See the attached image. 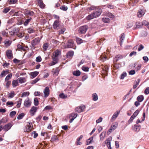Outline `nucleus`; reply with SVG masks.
<instances>
[{"instance_id":"obj_29","label":"nucleus","mask_w":149,"mask_h":149,"mask_svg":"<svg viewBox=\"0 0 149 149\" xmlns=\"http://www.w3.org/2000/svg\"><path fill=\"white\" fill-rule=\"evenodd\" d=\"M121 59V56L120 55H117L113 59V62L115 63L118 62Z\"/></svg>"},{"instance_id":"obj_57","label":"nucleus","mask_w":149,"mask_h":149,"mask_svg":"<svg viewBox=\"0 0 149 149\" xmlns=\"http://www.w3.org/2000/svg\"><path fill=\"white\" fill-rule=\"evenodd\" d=\"M17 0H10L8 3L9 4H14L16 3Z\"/></svg>"},{"instance_id":"obj_50","label":"nucleus","mask_w":149,"mask_h":149,"mask_svg":"<svg viewBox=\"0 0 149 149\" xmlns=\"http://www.w3.org/2000/svg\"><path fill=\"white\" fill-rule=\"evenodd\" d=\"M40 80V79L39 78H37L35 79L34 80H32L31 81V84H33L37 83L39 80Z\"/></svg>"},{"instance_id":"obj_4","label":"nucleus","mask_w":149,"mask_h":149,"mask_svg":"<svg viewBox=\"0 0 149 149\" xmlns=\"http://www.w3.org/2000/svg\"><path fill=\"white\" fill-rule=\"evenodd\" d=\"M102 13L101 9L99 8H97L95 11L93 13V16L95 18L99 17Z\"/></svg>"},{"instance_id":"obj_15","label":"nucleus","mask_w":149,"mask_h":149,"mask_svg":"<svg viewBox=\"0 0 149 149\" xmlns=\"http://www.w3.org/2000/svg\"><path fill=\"white\" fill-rule=\"evenodd\" d=\"M9 72V70H3L0 74V77L1 78L5 77Z\"/></svg>"},{"instance_id":"obj_26","label":"nucleus","mask_w":149,"mask_h":149,"mask_svg":"<svg viewBox=\"0 0 149 149\" xmlns=\"http://www.w3.org/2000/svg\"><path fill=\"white\" fill-rule=\"evenodd\" d=\"M137 100L139 102H141L144 99V97L143 95H141L138 96L137 97Z\"/></svg>"},{"instance_id":"obj_46","label":"nucleus","mask_w":149,"mask_h":149,"mask_svg":"<svg viewBox=\"0 0 149 149\" xmlns=\"http://www.w3.org/2000/svg\"><path fill=\"white\" fill-rule=\"evenodd\" d=\"M140 111H139V110L137 109L136 110L134 113L132 115V116H134L135 118L139 114V112Z\"/></svg>"},{"instance_id":"obj_31","label":"nucleus","mask_w":149,"mask_h":149,"mask_svg":"<svg viewBox=\"0 0 149 149\" xmlns=\"http://www.w3.org/2000/svg\"><path fill=\"white\" fill-rule=\"evenodd\" d=\"M19 82L21 84L24 83L26 81V78L24 77H19L18 78Z\"/></svg>"},{"instance_id":"obj_17","label":"nucleus","mask_w":149,"mask_h":149,"mask_svg":"<svg viewBox=\"0 0 149 149\" xmlns=\"http://www.w3.org/2000/svg\"><path fill=\"white\" fill-rule=\"evenodd\" d=\"M24 104L26 107H29L31 105V101L29 100H25L24 101Z\"/></svg>"},{"instance_id":"obj_7","label":"nucleus","mask_w":149,"mask_h":149,"mask_svg":"<svg viewBox=\"0 0 149 149\" xmlns=\"http://www.w3.org/2000/svg\"><path fill=\"white\" fill-rule=\"evenodd\" d=\"M40 40L39 38H35L32 41L31 44L34 49L35 48V46L39 43Z\"/></svg>"},{"instance_id":"obj_51","label":"nucleus","mask_w":149,"mask_h":149,"mask_svg":"<svg viewBox=\"0 0 149 149\" xmlns=\"http://www.w3.org/2000/svg\"><path fill=\"white\" fill-rule=\"evenodd\" d=\"M34 104L35 106L38 105L39 102L37 98H35L34 99Z\"/></svg>"},{"instance_id":"obj_21","label":"nucleus","mask_w":149,"mask_h":149,"mask_svg":"<svg viewBox=\"0 0 149 149\" xmlns=\"http://www.w3.org/2000/svg\"><path fill=\"white\" fill-rule=\"evenodd\" d=\"M18 31L19 29H14L10 32V33L11 35L14 36L15 35Z\"/></svg>"},{"instance_id":"obj_44","label":"nucleus","mask_w":149,"mask_h":149,"mask_svg":"<svg viewBox=\"0 0 149 149\" xmlns=\"http://www.w3.org/2000/svg\"><path fill=\"white\" fill-rule=\"evenodd\" d=\"M77 114L76 113H72L70 114V117L75 119L77 116Z\"/></svg>"},{"instance_id":"obj_55","label":"nucleus","mask_w":149,"mask_h":149,"mask_svg":"<svg viewBox=\"0 0 149 149\" xmlns=\"http://www.w3.org/2000/svg\"><path fill=\"white\" fill-rule=\"evenodd\" d=\"M27 32L29 33H33L35 32V31L31 28H29L27 29Z\"/></svg>"},{"instance_id":"obj_5","label":"nucleus","mask_w":149,"mask_h":149,"mask_svg":"<svg viewBox=\"0 0 149 149\" xmlns=\"http://www.w3.org/2000/svg\"><path fill=\"white\" fill-rule=\"evenodd\" d=\"M13 125L12 123H8L3 127V130L6 132H7L10 129Z\"/></svg>"},{"instance_id":"obj_42","label":"nucleus","mask_w":149,"mask_h":149,"mask_svg":"<svg viewBox=\"0 0 149 149\" xmlns=\"http://www.w3.org/2000/svg\"><path fill=\"white\" fill-rule=\"evenodd\" d=\"M105 136V133L103 132H102L100 135V140L103 141V140Z\"/></svg>"},{"instance_id":"obj_3","label":"nucleus","mask_w":149,"mask_h":149,"mask_svg":"<svg viewBox=\"0 0 149 149\" xmlns=\"http://www.w3.org/2000/svg\"><path fill=\"white\" fill-rule=\"evenodd\" d=\"M33 127V125L31 123L27 122L24 129V131L25 132L30 131L32 130Z\"/></svg>"},{"instance_id":"obj_35","label":"nucleus","mask_w":149,"mask_h":149,"mask_svg":"<svg viewBox=\"0 0 149 149\" xmlns=\"http://www.w3.org/2000/svg\"><path fill=\"white\" fill-rule=\"evenodd\" d=\"M140 35L141 37H146L147 36L148 33L146 31H143L141 32Z\"/></svg>"},{"instance_id":"obj_37","label":"nucleus","mask_w":149,"mask_h":149,"mask_svg":"<svg viewBox=\"0 0 149 149\" xmlns=\"http://www.w3.org/2000/svg\"><path fill=\"white\" fill-rule=\"evenodd\" d=\"M12 73L9 74L5 78V81H8L12 77Z\"/></svg>"},{"instance_id":"obj_36","label":"nucleus","mask_w":149,"mask_h":149,"mask_svg":"<svg viewBox=\"0 0 149 149\" xmlns=\"http://www.w3.org/2000/svg\"><path fill=\"white\" fill-rule=\"evenodd\" d=\"M61 52L58 50H56L54 52L53 54L54 56H58L61 54Z\"/></svg>"},{"instance_id":"obj_47","label":"nucleus","mask_w":149,"mask_h":149,"mask_svg":"<svg viewBox=\"0 0 149 149\" xmlns=\"http://www.w3.org/2000/svg\"><path fill=\"white\" fill-rule=\"evenodd\" d=\"M59 97L62 99H65L67 97V95H65L63 93H60L59 95Z\"/></svg>"},{"instance_id":"obj_49","label":"nucleus","mask_w":149,"mask_h":149,"mask_svg":"<svg viewBox=\"0 0 149 149\" xmlns=\"http://www.w3.org/2000/svg\"><path fill=\"white\" fill-rule=\"evenodd\" d=\"M24 116V113H22L18 115L17 117V118L18 120L21 119L23 118Z\"/></svg>"},{"instance_id":"obj_39","label":"nucleus","mask_w":149,"mask_h":149,"mask_svg":"<svg viewBox=\"0 0 149 149\" xmlns=\"http://www.w3.org/2000/svg\"><path fill=\"white\" fill-rule=\"evenodd\" d=\"M38 4L41 8H44L45 6V5L44 4L43 2L42 1H38Z\"/></svg>"},{"instance_id":"obj_61","label":"nucleus","mask_w":149,"mask_h":149,"mask_svg":"<svg viewBox=\"0 0 149 149\" xmlns=\"http://www.w3.org/2000/svg\"><path fill=\"white\" fill-rule=\"evenodd\" d=\"M134 118H135L132 115L128 121V123L129 124L131 123L132 122L133 120L134 119Z\"/></svg>"},{"instance_id":"obj_12","label":"nucleus","mask_w":149,"mask_h":149,"mask_svg":"<svg viewBox=\"0 0 149 149\" xmlns=\"http://www.w3.org/2000/svg\"><path fill=\"white\" fill-rule=\"evenodd\" d=\"M37 110V107L34 106L33 107L31 108L29 112L31 116H33L35 115Z\"/></svg>"},{"instance_id":"obj_14","label":"nucleus","mask_w":149,"mask_h":149,"mask_svg":"<svg viewBox=\"0 0 149 149\" xmlns=\"http://www.w3.org/2000/svg\"><path fill=\"white\" fill-rule=\"evenodd\" d=\"M17 47L18 49H19L20 50H23L24 51H26L29 49L27 46H23L22 45L20 44H18L17 45Z\"/></svg>"},{"instance_id":"obj_38","label":"nucleus","mask_w":149,"mask_h":149,"mask_svg":"<svg viewBox=\"0 0 149 149\" xmlns=\"http://www.w3.org/2000/svg\"><path fill=\"white\" fill-rule=\"evenodd\" d=\"M102 21L105 23H108L110 22V19L108 18L104 17L102 19Z\"/></svg>"},{"instance_id":"obj_24","label":"nucleus","mask_w":149,"mask_h":149,"mask_svg":"<svg viewBox=\"0 0 149 149\" xmlns=\"http://www.w3.org/2000/svg\"><path fill=\"white\" fill-rule=\"evenodd\" d=\"M93 138V136H91L86 141V145H88L92 143Z\"/></svg>"},{"instance_id":"obj_33","label":"nucleus","mask_w":149,"mask_h":149,"mask_svg":"<svg viewBox=\"0 0 149 149\" xmlns=\"http://www.w3.org/2000/svg\"><path fill=\"white\" fill-rule=\"evenodd\" d=\"M18 84V80H14L12 81V85L13 87H15L17 86Z\"/></svg>"},{"instance_id":"obj_63","label":"nucleus","mask_w":149,"mask_h":149,"mask_svg":"<svg viewBox=\"0 0 149 149\" xmlns=\"http://www.w3.org/2000/svg\"><path fill=\"white\" fill-rule=\"evenodd\" d=\"M142 25H144L146 26H148L149 24L148 22L146 20H144L142 22Z\"/></svg>"},{"instance_id":"obj_23","label":"nucleus","mask_w":149,"mask_h":149,"mask_svg":"<svg viewBox=\"0 0 149 149\" xmlns=\"http://www.w3.org/2000/svg\"><path fill=\"white\" fill-rule=\"evenodd\" d=\"M142 24L140 22H137L136 23V27L135 29L136 28L140 29L141 28L142 26Z\"/></svg>"},{"instance_id":"obj_32","label":"nucleus","mask_w":149,"mask_h":149,"mask_svg":"<svg viewBox=\"0 0 149 149\" xmlns=\"http://www.w3.org/2000/svg\"><path fill=\"white\" fill-rule=\"evenodd\" d=\"M94 18H95V17L93 16V13L89 14L86 17V19L88 20H90Z\"/></svg>"},{"instance_id":"obj_41","label":"nucleus","mask_w":149,"mask_h":149,"mask_svg":"<svg viewBox=\"0 0 149 149\" xmlns=\"http://www.w3.org/2000/svg\"><path fill=\"white\" fill-rule=\"evenodd\" d=\"M59 71V70L58 68H56L55 70L53 69L52 72L55 75H57Z\"/></svg>"},{"instance_id":"obj_62","label":"nucleus","mask_w":149,"mask_h":149,"mask_svg":"<svg viewBox=\"0 0 149 149\" xmlns=\"http://www.w3.org/2000/svg\"><path fill=\"white\" fill-rule=\"evenodd\" d=\"M89 68L88 67L83 66L82 67V70L85 72H88L89 71Z\"/></svg>"},{"instance_id":"obj_8","label":"nucleus","mask_w":149,"mask_h":149,"mask_svg":"<svg viewBox=\"0 0 149 149\" xmlns=\"http://www.w3.org/2000/svg\"><path fill=\"white\" fill-rule=\"evenodd\" d=\"M85 108V105L79 106L76 108L75 111L77 112L80 113L83 112Z\"/></svg>"},{"instance_id":"obj_45","label":"nucleus","mask_w":149,"mask_h":149,"mask_svg":"<svg viewBox=\"0 0 149 149\" xmlns=\"http://www.w3.org/2000/svg\"><path fill=\"white\" fill-rule=\"evenodd\" d=\"M96 7L94 6H92L90 7L87 8V10H96Z\"/></svg>"},{"instance_id":"obj_22","label":"nucleus","mask_w":149,"mask_h":149,"mask_svg":"<svg viewBox=\"0 0 149 149\" xmlns=\"http://www.w3.org/2000/svg\"><path fill=\"white\" fill-rule=\"evenodd\" d=\"M4 43L6 46L8 47L10 45L12 41L8 39H6L4 41Z\"/></svg>"},{"instance_id":"obj_64","label":"nucleus","mask_w":149,"mask_h":149,"mask_svg":"<svg viewBox=\"0 0 149 149\" xmlns=\"http://www.w3.org/2000/svg\"><path fill=\"white\" fill-rule=\"evenodd\" d=\"M146 95H148L149 94V87H147L144 91Z\"/></svg>"},{"instance_id":"obj_13","label":"nucleus","mask_w":149,"mask_h":149,"mask_svg":"<svg viewBox=\"0 0 149 149\" xmlns=\"http://www.w3.org/2000/svg\"><path fill=\"white\" fill-rule=\"evenodd\" d=\"M44 96L47 97L49 95V90L48 87H46L44 91Z\"/></svg>"},{"instance_id":"obj_27","label":"nucleus","mask_w":149,"mask_h":149,"mask_svg":"<svg viewBox=\"0 0 149 149\" xmlns=\"http://www.w3.org/2000/svg\"><path fill=\"white\" fill-rule=\"evenodd\" d=\"M72 74L74 76H78L80 75L81 72L79 70L74 71L72 72Z\"/></svg>"},{"instance_id":"obj_58","label":"nucleus","mask_w":149,"mask_h":149,"mask_svg":"<svg viewBox=\"0 0 149 149\" xmlns=\"http://www.w3.org/2000/svg\"><path fill=\"white\" fill-rule=\"evenodd\" d=\"M60 8L63 11H66L68 9V7L65 5L62 6L60 7Z\"/></svg>"},{"instance_id":"obj_1","label":"nucleus","mask_w":149,"mask_h":149,"mask_svg":"<svg viewBox=\"0 0 149 149\" xmlns=\"http://www.w3.org/2000/svg\"><path fill=\"white\" fill-rule=\"evenodd\" d=\"M74 41L72 39H70L67 43H64V47L65 48H74Z\"/></svg>"},{"instance_id":"obj_11","label":"nucleus","mask_w":149,"mask_h":149,"mask_svg":"<svg viewBox=\"0 0 149 149\" xmlns=\"http://www.w3.org/2000/svg\"><path fill=\"white\" fill-rule=\"evenodd\" d=\"M111 140L112 138L109 137L106 140V144L109 149H112L111 145Z\"/></svg>"},{"instance_id":"obj_18","label":"nucleus","mask_w":149,"mask_h":149,"mask_svg":"<svg viewBox=\"0 0 149 149\" xmlns=\"http://www.w3.org/2000/svg\"><path fill=\"white\" fill-rule=\"evenodd\" d=\"M25 14L26 15H29L31 16L34 15V13L32 11L30 10H26L25 11Z\"/></svg>"},{"instance_id":"obj_16","label":"nucleus","mask_w":149,"mask_h":149,"mask_svg":"<svg viewBox=\"0 0 149 149\" xmlns=\"http://www.w3.org/2000/svg\"><path fill=\"white\" fill-rule=\"evenodd\" d=\"M132 129L134 131L138 132L141 129V126L139 125H135L132 127Z\"/></svg>"},{"instance_id":"obj_40","label":"nucleus","mask_w":149,"mask_h":149,"mask_svg":"<svg viewBox=\"0 0 149 149\" xmlns=\"http://www.w3.org/2000/svg\"><path fill=\"white\" fill-rule=\"evenodd\" d=\"M29 95V92H25L22 93L21 97H23L28 96Z\"/></svg>"},{"instance_id":"obj_9","label":"nucleus","mask_w":149,"mask_h":149,"mask_svg":"<svg viewBox=\"0 0 149 149\" xmlns=\"http://www.w3.org/2000/svg\"><path fill=\"white\" fill-rule=\"evenodd\" d=\"M53 27L54 29H58L60 28V24L58 21H55L53 24Z\"/></svg>"},{"instance_id":"obj_56","label":"nucleus","mask_w":149,"mask_h":149,"mask_svg":"<svg viewBox=\"0 0 149 149\" xmlns=\"http://www.w3.org/2000/svg\"><path fill=\"white\" fill-rule=\"evenodd\" d=\"M16 112L15 111H13L11 112L10 113V117H13L16 114Z\"/></svg>"},{"instance_id":"obj_53","label":"nucleus","mask_w":149,"mask_h":149,"mask_svg":"<svg viewBox=\"0 0 149 149\" xmlns=\"http://www.w3.org/2000/svg\"><path fill=\"white\" fill-rule=\"evenodd\" d=\"M10 10L9 7H6L4 8L3 10V13H7Z\"/></svg>"},{"instance_id":"obj_54","label":"nucleus","mask_w":149,"mask_h":149,"mask_svg":"<svg viewBox=\"0 0 149 149\" xmlns=\"http://www.w3.org/2000/svg\"><path fill=\"white\" fill-rule=\"evenodd\" d=\"M14 92L12 91L9 94L8 96L9 98H12L14 97Z\"/></svg>"},{"instance_id":"obj_60","label":"nucleus","mask_w":149,"mask_h":149,"mask_svg":"<svg viewBox=\"0 0 149 149\" xmlns=\"http://www.w3.org/2000/svg\"><path fill=\"white\" fill-rule=\"evenodd\" d=\"M36 61L37 62H41L42 61V58L41 56H39L37 57L36 58Z\"/></svg>"},{"instance_id":"obj_28","label":"nucleus","mask_w":149,"mask_h":149,"mask_svg":"<svg viewBox=\"0 0 149 149\" xmlns=\"http://www.w3.org/2000/svg\"><path fill=\"white\" fill-rule=\"evenodd\" d=\"M57 141H58V138L57 136L56 135H54L52 136L51 138V141L52 142Z\"/></svg>"},{"instance_id":"obj_20","label":"nucleus","mask_w":149,"mask_h":149,"mask_svg":"<svg viewBox=\"0 0 149 149\" xmlns=\"http://www.w3.org/2000/svg\"><path fill=\"white\" fill-rule=\"evenodd\" d=\"M145 14V12L143 10H139L137 13V15L138 17H141Z\"/></svg>"},{"instance_id":"obj_25","label":"nucleus","mask_w":149,"mask_h":149,"mask_svg":"<svg viewBox=\"0 0 149 149\" xmlns=\"http://www.w3.org/2000/svg\"><path fill=\"white\" fill-rule=\"evenodd\" d=\"M92 100L94 101H96L98 99V96L96 93H93L92 95Z\"/></svg>"},{"instance_id":"obj_10","label":"nucleus","mask_w":149,"mask_h":149,"mask_svg":"<svg viewBox=\"0 0 149 149\" xmlns=\"http://www.w3.org/2000/svg\"><path fill=\"white\" fill-rule=\"evenodd\" d=\"M6 55L8 58L9 59H11L13 57V52L11 50H8L6 51Z\"/></svg>"},{"instance_id":"obj_59","label":"nucleus","mask_w":149,"mask_h":149,"mask_svg":"<svg viewBox=\"0 0 149 149\" xmlns=\"http://www.w3.org/2000/svg\"><path fill=\"white\" fill-rule=\"evenodd\" d=\"M129 75H133L135 74V71L134 70H132L128 71Z\"/></svg>"},{"instance_id":"obj_6","label":"nucleus","mask_w":149,"mask_h":149,"mask_svg":"<svg viewBox=\"0 0 149 149\" xmlns=\"http://www.w3.org/2000/svg\"><path fill=\"white\" fill-rule=\"evenodd\" d=\"M120 111L118 110L116 112L114 113L112 117L110 119V121L111 122H113L117 118L119 114L120 113Z\"/></svg>"},{"instance_id":"obj_30","label":"nucleus","mask_w":149,"mask_h":149,"mask_svg":"<svg viewBox=\"0 0 149 149\" xmlns=\"http://www.w3.org/2000/svg\"><path fill=\"white\" fill-rule=\"evenodd\" d=\"M140 81V79H138L137 81L135 80L134 81L135 84L133 86V88L134 89L136 88L137 86L139 85V83Z\"/></svg>"},{"instance_id":"obj_48","label":"nucleus","mask_w":149,"mask_h":149,"mask_svg":"<svg viewBox=\"0 0 149 149\" xmlns=\"http://www.w3.org/2000/svg\"><path fill=\"white\" fill-rule=\"evenodd\" d=\"M74 54V52L72 51H70L67 53V55L68 56L70 57H72L73 56Z\"/></svg>"},{"instance_id":"obj_43","label":"nucleus","mask_w":149,"mask_h":149,"mask_svg":"<svg viewBox=\"0 0 149 149\" xmlns=\"http://www.w3.org/2000/svg\"><path fill=\"white\" fill-rule=\"evenodd\" d=\"M118 125V124L117 123H114L112 124L111 127L112 129L113 128L114 129V130L117 127Z\"/></svg>"},{"instance_id":"obj_52","label":"nucleus","mask_w":149,"mask_h":149,"mask_svg":"<svg viewBox=\"0 0 149 149\" xmlns=\"http://www.w3.org/2000/svg\"><path fill=\"white\" fill-rule=\"evenodd\" d=\"M22 99H19V100L17 101V108H19L20 107L21 104L22 103Z\"/></svg>"},{"instance_id":"obj_19","label":"nucleus","mask_w":149,"mask_h":149,"mask_svg":"<svg viewBox=\"0 0 149 149\" xmlns=\"http://www.w3.org/2000/svg\"><path fill=\"white\" fill-rule=\"evenodd\" d=\"M28 18L27 19H26L24 23V25L25 26H27L32 19L31 17H28Z\"/></svg>"},{"instance_id":"obj_34","label":"nucleus","mask_w":149,"mask_h":149,"mask_svg":"<svg viewBox=\"0 0 149 149\" xmlns=\"http://www.w3.org/2000/svg\"><path fill=\"white\" fill-rule=\"evenodd\" d=\"M39 74V72L35 71L31 73V75L33 78L36 77Z\"/></svg>"},{"instance_id":"obj_2","label":"nucleus","mask_w":149,"mask_h":149,"mask_svg":"<svg viewBox=\"0 0 149 149\" xmlns=\"http://www.w3.org/2000/svg\"><path fill=\"white\" fill-rule=\"evenodd\" d=\"M88 26L87 25H85L79 27L78 31L79 33L84 34L86 33L88 29Z\"/></svg>"}]
</instances>
